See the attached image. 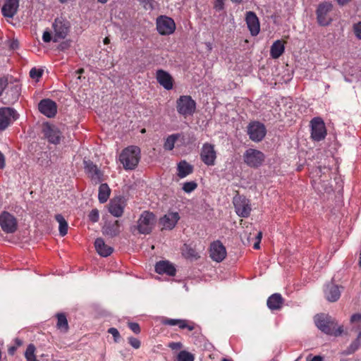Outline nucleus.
<instances>
[{
  "label": "nucleus",
  "instance_id": "f257e3e1",
  "mask_svg": "<svg viewBox=\"0 0 361 361\" xmlns=\"http://www.w3.org/2000/svg\"><path fill=\"white\" fill-rule=\"evenodd\" d=\"M314 322L319 330L329 335L338 336L343 331V326H339L336 327L337 324L335 322L334 319L328 315H316Z\"/></svg>",
  "mask_w": 361,
  "mask_h": 361
},
{
  "label": "nucleus",
  "instance_id": "f03ea898",
  "mask_svg": "<svg viewBox=\"0 0 361 361\" xmlns=\"http://www.w3.org/2000/svg\"><path fill=\"white\" fill-rule=\"evenodd\" d=\"M140 159V150L136 146L125 148L119 155V161L126 170L134 169L137 166Z\"/></svg>",
  "mask_w": 361,
  "mask_h": 361
},
{
  "label": "nucleus",
  "instance_id": "7ed1b4c3",
  "mask_svg": "<svg viewBox=\"0 0 361 361\" xmlns=\"http://www.w3.org/2000/svg\"><path fill=\"white\" fill-rule=\"evenodd\" d=\"M264 160V154L256 149L249 148L243 154L244 163L250 168H259Z\"/></svg>",
  "mask_w": 361,
  "mask_h": 361
},
{
  "label": "nucleus",
  "instance_id": "20e7f679",
  "mask_svg": "<svg viewBox=\"0 0 361 361\" xmlns=\"http://www.w3.org/2000/svg\"><path fill=\"white\" fill-rule=\"evenodd\" d=\"M176 109L184 117L192 116L196 109V102L190 96L182 95L176 101Z\"/></svg>",
  "mask_w": 361,
  "mask_h": 361
},
{
  "label": "nucleus",
  "instance_id": "39448f33",
  "mask_svg": "<svg viewBox=\"0 0 361 361\" xmlns=\"http://www.w3.org/2000/svg\"><path fill=\"white\" fill-rule=\"evenodd\" d=\"M155 215L149 211L143 212L137 221V230L140 233L149 234L156 224Z\"/></svg>",
  "mask_w": 361,
  "mask_h": 361
},
{
  "label": "nucleus",
  "instance_id": "423d86ee",
  "mask_svg": "<svg viewBox=\"0 0 361 361\" xmlns=\"http://www.w3.org/2000/svg\"><path fill=\"white\" fill-rule=\"evenodd\" d=\"M311 138L315 142L323 140L326 136V129L324 121L315 117L310 121Z\"/></svg>",
  "mask_w": 361,
  "mask_h": 361
},
{
  "label": "nucleus",
  "instance_id": "0eeeda50",
  "mask_svg": "<svg viewBox=\"0 0 361 361\" xmlns=\"http://www.w3.org/2000/svg\"><path fill=\"white\" fill-rule=\"evenodd\" d=\"M17 111L11 107L0 108V131L6 130L13 121L18 118Z\"/></svg>",
  "mask_w": 361,
  "mask_h": 361
},
{
  "label": "nucleus",
  "instance_id": "6e6552de",
  "mask_svg": "<svg viewBox=\"0 0 361 361\" xmlns=\"http://www.w3.org/2000/svg\"><path fill=\"white\" fill-rule=\"evenodd\" d=\"M266 133L265 126L259 121L251 122L247 126V134L250 139L253 142H259L262 141Z\"/></svg>",
  "mask_w": 361,
  "mask_h": 361
},
{
  "label": "nucleus",
  "instance_id": "1a4fd4ad",
  "mask_svg": "<svg viewBox=\"0 0 361 361\" xmlns=\"http://www.w3.org/2000/svg\"><path fill=\"white\" fill-rule=\"evenodd\" d=\"M332 8L333 5L331 2L324 1L319 4L316 14L317 22L320 25L326 26L331 23L332 19L329 13Z\"/></svg>",
  "mask_w": 361,
  "mask_h": 361
},
{
  "label": "nucleus",
  "instance_id": "9d476101",
  "mask_svg": "<svg viewBox=\"0 0 361 361\" xmlns=\"http://www.w3.org/2000/svg\"><path fill=\"white\" fill-rule=\"evenodd\" d=\"M157 30L161 35L172 34L176 30L174 20L168 16H161L157 18Z\"/></svg>",
  "mask_w": 361,
  "mask_h": 361
},
{
  "label": "nucleus",
  "instance_id": "9b49d317",
  "mask_svg": "<svg viewBox=\"0 0 361 361\" xmlns=\"http://www.w3.org/2000/svg\"><path fill=\"white\" fill-rule=\"evenodd\" d=\"M52 27L54 31L53 40L56 42L66 37L69 32L70 23L62 18H57L55 19Z\"/></svg>",
  "mask_w": 361,
  "mask_h": 361
},
{
  "label": "nucleus",
  "instance_id": "f8f14e48",
  "mask_svg": "<svg viewBox=\"0 0 361 361\" xmlns=\"http://www.w3.org/2000/svg\"><path fill=\"white\" fill-rule=\"evenodd\" d=\"M0 226L6 233H13L18 228L16 217L8 212H3L0 215Z\"/></svg>",
  "mask_w": 361,
  "mask_h": 361
},
{
  "label": "nucleus",
  "instance_id": "ddd939ff",
  "mask_svg": "<svg viewBox=\"0 0 361 361\" xmlns=\"http://www.w3.org/2000/svg\"><path fill=\"white\" fill-rule=\"evenodd\" d=\"M233 204L237 214L242 217H247L251 212L249 200L243 196L237 195L233 197Z\"/></svg>",
  "mask_w": 361,
  "mask_h": 361
},
{
  "label": "nucleus",
  "instance_id": "4468645a",
  "mask_svg": "<svg viewBox=\"0 0 361 361\" xmlns=\"http://www.w3.org/2000/svg\"><path fill=\"white\" fill-rule=\"evenodd\" d=\"M200 158L204 164L214 166L216 159V152L214 149V146L207 142L204 143L201 149Z\"/></svg>",
  "mask_w": 361,
  "mask_h": 361
},
{
  "label": "nucleus",
  "instance_id": "2eb2a0df",
  "mask_svg": "<svg viewBox=\"0 0 361 361\" xmlns=\"http://www.w3.org/2000/svg\"><path fill=\"white\" fill-rule=\"evenodd\" d=\"M42 132L44 137L50 143L57 145L60 142L61 133L56 126L49 123H44L43 125Z\"/></svg>",
  "mask_w": 361,
  "mask_h": 361
},
{
  "label": "nucleus",
  "instance_id": "dca6fc26",
  "mask_svg": "<svg viewBox=\"0 0 361 361\" xmlns=\"http://www.w3.org/2000/svg\"><path fill=\"white\" fill-rule=\"evenodd\" d=\"M226 257V247L220 241H215L210 246V257L216 262H222Z\"/></svg>",
  "mask_w": 361,
  "mask_h": 361
},
{
  "label": "nucleus",
  "instance_id": "f3484780",
  "mask_svg": "<svg viewBox=\"0 0 361 361\" xmlns=\"http://www.w3.org/2000/svg\"><path fill=\"white\" fill-rule=\"evenodd\" d=\"M38 108L39 111L48 118L54 117L57 112L56 104L49 99L40 101Z\"/></svg>",
  "mask_w": 361,
  "mask_h": 361
},
{
  "label": "nucleus",
  "instance_id": "a211bd4d",
  "mask_svg": "<svg viewBox=\"0 0 361 361\" xmlns=\"http://www.w3.org/2000/svg\"><path fill=\"white\" fill-rule=\"evenodd\" d=\"M180 219L178 212H169L160 218L159 224L161 226V230H171L176 225Z\"/></svg>",
  "mask_w": 361,
  "mask_h": 361
},
{
  "label": "nucleus",
  "instance_id": "6ab92c4d",
  "mask_svg": "<svg viewBox=\"0 0 361 361\" xmlns=\"http://www.w3.org/2000/svg\"><path fill=\"white\" fill-rule=\"evenodd\" d=\"M245 21L252 36H257L260 31L259 18L252 11L246 13Z\"/></svg>",
  "mask_w": 361,
  "mask_h": 361
},
{
  "label": "nucleus",
  "instance_id": "aec40b11",
  "mask_svg": "<svg viewBox=\"0 0 361 361\" xmlns=\"http://www.w3.org/2000/svg\"><path fill=\"white\" fill-rule=\"evenodd\" d=\"M126 204L122 197L115 198L111 200L109 205V212L116 217L123 215Z\"/></svg>",
  "mask_w": 361,
  "mask_h": 361
},
{
  "label": "nucleus",
  "instance_id": "412c9836",
  "mask_svg": "<svg viewBox=\"0 0 361 361\" xmlns=\"http://www.w3.org/2000/svg\"><path fill=\"white\" fill-rule=\"evenodd\" d=\"M19 7V0H5V3L1 8L4 16L6 18H13L18 11Z\"/></svg>",
  "mask_w": 361,
  "mask_h": 361
},
{
  "label": "nucleus",
  "instance_id": "4be33fe9",
  "mask_svg": "<svg viewBox=\"0 0 361 361\" xmlns=\"http://www.w3.org/2000/svg\"><path fill=\"white\" fill-rule=\"evenodd\" d=\"M324 292L326 299L331 302L337 301L341 296L339 286L332 283L326 285Z\"/></svg>",
  "mask_w": 361,
  "mask_h": 361
},
{
  "label": "nucleus",
  "instance_id": "5701e85b",
  "mask_svg": "<svg viewBox=\"0 0 361 361\" xmlns=\"http://www.w3.org/2000/svg\"><path fill=\"white\" fill-rule=\"evenodd\" d=\"M84 166L85 171L92 180H95L97 183L102 181L103 174L95 164L90 160H85Z\"/></svg>",
  "mask_w": 361,
  "mask_h": 361
},
{
  "label": "nucleus",
  "instance_id": "b1692460",
  "mask_svg": "<svg viewBox=\"0 0 361 361\" xmlns=\"http://www.w3.org/2000/svg\"><path fill=\"white\" fill-rule=\"evenodd\" d=\"M156 78L158 82L166 90H169L173 88V80L171 75L165 71L158 70L156 74Z\"/></svg>",
  "mask_w": 361,
  "mask_h": 361
},
{
  "label": "nucleus",
  "instance_id": "393cba45",
  "mask_svg": "<svg viewBox=\"0 0 361 361\" xmlns=\"http://www.w3.org/2000/svg\"><path fill=\"white\" fill-rule=\"evenodd\" d=\"M155 271L159 274H166L171 276H175L176 271L173 264L168 261H160L157 262L155 265Z\"/></svg>",
  "mask_w": 361,
  "mask_h": 361
},
{
  "label": "nucleus",
  "instance_id": "a878e982",
  "mask_svg": "<svg viewBox=\"0 0 361 361\" xmlns=\"http://www.w3.org/2000/svg\"><path fill=\"white\" fill-rule=\"evenodd\" d=\"M94 247L97 253L102 257H108L113 252V247L107 245L104 240L98 238L95 240Z\"/></svg>",
  "mask_w": 361,
  "mask_h": 361
},
{
  "label": "nucleus",
  "instance_id": "bb28decb",
  "mask_svg": "<svg viewBox=\"0 0 361 361\" xmlns=\"http://www.w3.org/2000/svg\"><path fill=\"white\" fill-rule=\"evenodd\" d=\"M120 232V223L117 220L113 223H107L103 227V233L110 237L116 236Z\"/></svg>",
  "mask_w": 361,
  "mask_h": 361
},
{
  "label": "nucleus",
  "instance_id": "cd10ccee",
  "mask_svg": "<svg viewBox=\"0 0 361 361\" xmlns=\"http://www.w3.org/2000/svg\"><path fill=\"white\" fill-rule=\"evenodd\" d=\"M178 176L183 178L190 175L193 171V166L186 161H180L177 166Z\"/></svg>",
  "mask_w": 361,
  "mask_h": 361
},
{
  "label": "nucleus",
  "instance_id": "c85d7f7f",
  "mask_svg": "<svg viewBox=\"0 0 361 361\" xmlns=\"http://www.w3.org/2000/svg\"><path fill=\"white\" fill-rule=\"evenodd\" d=\"M283 298L279 293H274L269 297L267 304L271 310H279L283 304Z\"/></svg>",
  "mask_w": 361,
  "mask_h": 361
},
{
  "label": "nucleus",
  "instance_id": "c756f323",
  "mask_svg": "<svg viewBox=\"0 0 361 361\" xmlns=\"http://www.w3.org/2000/svg\"><path fill=\"white\" fill-rule=\"evenodd\" d=\"M284 44L281 40H276L273 43L270 49V54L273 59L279 58L284 52Z\"/></svg>",
  "mask_w": 361,
  "mask_h": 361
},
{
  "label": "nucleus",
  "instance_id": "7c9ffc66",
  "mask_svg": "<svg viewBox=\"0 0 361 361\" xmlns=\"http://www.w3.org/2000/svg\"><path fill=\"white\" fill-rule=\"evenodd\" d=\"M110 189L106 183H102L99 188L98 199L99 202L104 203L109 199Z\"/></svg>",
  "mask_w": 361,
  "mask_h": 361
},
{
  "label": "nucleus",
  "instance_id": "2f4dec72",
  "mask_svg": "<svg viewBox=\"0 0 361 361\" xmlns=\"http://www.w3.org/2000/svg\"><path fill=\"white\" fill-rule=\"evenodd\" d=\"M56 221L59 224V230L61 236H64L68 233V223L61 214H57L55 216Z\"/></svg>",
  "mask_w": 361,
  "mask_h": 361
},
{
  "label": "nucleus",
  "instance_id": "473e14b6",
  "mask_svg": "<svg viewBox=\"0 0 361 361\" xmlns=\"http://www.w3.org/2000/svg\"><path fill=\"white\" fill-rule=\"evenodd\" d=\"M180 137V135L179 133L172 134L168 136L164 142V148L166 150H172L174 148L175 142Z\"/></svg>",
  "mask_w": 361,
  "mask_h": 361
},
{
  "label": "nucleus",
  "instance_id": "72a5a7b5",
  "mask_svg": "<svg viewBox=\"0 0 361 361\" xmlns=\"http://www.w3.org/2000/svg\"><path fill=\"white\" fill-rule=\"evenodd\" d=\"M58 329L60 330L66 332L68 329V324L67 319L64 314H57V324Z\"/></svg>",
  "mask_w": 361,
  "mask_h": 361
},
{
  "label": "nucleus",
  "instance_id": "f704fd0d",
  "mask_svg": "<svg viewBox=\"0 0 361 361\" xmlns=\"http://www.w3.org/2000/svg\"><path fill=\"white\" fill-rule=\"evenodd\" d=\"M35 347L33 344H30L25 350V357L27 361H37L35 355Z\"/></svg>",
  "mask_w": 361,
  "mask_h": 361
},
{
  "label": "nucleus",
  "instance_id": "c9c22d12",
  "mask_svg": "<svg viewBox=\"0 0 361 361\" xmlns=\"http://www.w3.org/2000/svg\"><path fill=\"white\" fill-rule=\"evenodd\" d=\"M240 238L244 245H249L253 240H255L254 233L248 232L247 231H245L243 233H241Z\"/></svg>",
  "mask_w": 361,
  "mask_h": 361
},
{
  "label": "nucleus",
  "instance_id": "e433bc0d",
  "mask_svg": "<svg viewBox=\"0 0 361 361\" xmlns=\"http://www.w3.org/2000/svg\"><path fill=\"white\" fill-rule=\"evenodd\" d=\"M177 359L178 361H194V356L188 351L182 350L178 353Z\"/></svg>",
  "mask_w": 361,
  "mask_h": 361
},
{
  "label": "nucleus",
  "instance_id": "4c0bfd02",
  "mask_svg": "<svg viewBox=\"0 0 361 361\" xmlns=\"http://www.w3.org/2000/svg\"><path fill=\"white\" fill-rule=\"evenodd\" d=\"M10 92L11 93V98L8 99V103H14L15 102H16L18 100V99L19 97L20 88L18 85H15L14 87H13L11 89Z\"/></svg>",
  "mask_w": 361,
  "mask_h": 361
},
{
  "label": "nucleus",
  "instance_id": "58836bf2",
  "mask_svg": "<svg viewBox=\"0 0 361 361\" xmlns=\"http://www.w3.org/2000/svg\"><path fill=\"white\" fill-rule=\"evenodd\" d=\"M197 187V184L195 181L186 182L183 185V190L187 192L190 193L195 190Z\"/></svg>",
  "mask_w": 361,
  "mask_h": 361
},
{
  "label": "nucleus",
  "instance_id": "ea45409f",
  "mask_svg": "<svg viewBox=\"0 0 361 361\" xmlns=\"http://www.w3.org/2000/svg\"><path fill=\"white\" fill-rule=\"evenodd\" d=\"M262 233L260 231H256L254 233L255 240L252 241V242H254V243H253L254 249L257 250L259 248V243H260V241L262 239Z\"/></svg>",
  "mask_w": 361,
  "mask_h": 361
},
{
  "label": "nucleus",
  "instance_id": "a19ab883",
  "mask_svg": "<svg viewBox=\"0 0 361 361\" xmlns=\"http://www.w3.org/2000/svg\"><path fill=\"white\" fill-rule=\"evenodd\" d=\"M43 73V71L42 69H37L36 68H33L30 71V76L32 79L38 80L42 77Z\"/></svg>",
  "mask_w": 361,
  "mask_h": 361
},
{
  "label": "nucleus",
  "instance_id": "79ce46f5",
  "mask_svg": "<svg viewBox=\"0 0 361 361\" xmlns=\"http://www.w3.org/2000/svg\"><path fill=\"white\" fill-rule=\"evenodd\" d=\"M360 345V341H359V339H355L349 346L348 348V354H351L356 351Z\"/></svg>",
  "mask_w": 361,
  "mask_h": 361
},
{
  "label": "nucleus",
  "instance_id": "37998d69",
  "mask_svg": "<svg viewBox=\"0 0 361 361\" xmlns=\"http://www.w3.org/2000/svg\"><path fill=\"white\" fill-rule=\"evenodd\" d=\"M145 10L154 9L153 0H137Z\"/></svg>",
  "mask_w": 361,
  "mask_h": 361
},
{
  "label": "nucleus",
  "instance_id": "c03bdc74",
  "mask_svg": "<svg viewBox=\"0 0 361 361\" xmlns=\"http://www.w3.org/2000/svg\"><path fill=\"white\" fill-rule=\"evenodd\" d=\"M180 329L187 328L189 331H192L194 329V326L192 324H188L186 320L178 319V324Z\"/></svg>",
  "mask_w": 361,
  "mask_h": 361
},
{
  "label": "nucleus",
  "instance_id": "a18cd8bd",
  "mask_svg": "<svg viewBox=\"0 0 361 361\" xmlns=\"http://www.w3.org/2000/svg\"><path fill=\"white\" fill-rule=\"evenodd\" d=\"M353 32L356 37L361 39V21L353 25Z\"/></svg>",
  "mask_w": 361,
  "mask_h": 361
},
{
  "label": "nucleus",
  "instance_id": "49530a36",
  "mask_svg": "<svg viewBox=\"0 0 361 361\" xmlns=\"http://www.w3.org/2000/svg\"><path fill=\"white\" fill-rule=\"evenodd\" d=\"M89 219L92 222H97L99 218L97 209H92L89 214Z\"/></svg>",
  "mask_w": 361,
  "mask_h": 361
},
{
  "label": "nucleus",
  "instance_id": "de8ad7c7",
  "mask_svg": "<svg viewBox=\"0 0 361 361\" xmlns=\"http://www.w3.org/2000/svg\"><path fill=\"white\" fill-rule=\"evenodd\" d=\"M128 341L130 345L135 349H138L140 347V341L136 338L130 337Z\"/></svg>",
  "mask_w": 361,
  "mask_h": 361
},
{
  "label": "nucleus",
  "instance_id": "09e8293b",
  "mask_svg": "<svg viewBox=\"0 0 361 361\" xmlns=\"http://www.w3.org/2000/svg\"><path fill=\"white\" fill-rule=\"evenodd\" d=\"M108 332L114 336L115 342L118 341V339L120 338V334L116 328H114V327L110 328L108 330Z\"/></svg>",
  "mask_w": 361,
  "mask_h": 361
},
{
  "label": "nucleus",
  "instance_id": "8fccbe9b",
  "mask_svg": "<svg viewBox=\"0 0 361 361\" xmlns=\"http://www.w3.org/2000/svg\"><path fill=\"white\" fill-rule=\"evenodd\" d=\"M165 325L174 326L178 323V319L164 318L161 321Z\"/></svg>",
  "mask_w": 361,
  "mask_h": 361
},
{
  "label": "nucleus",
  "instance_id": "3c124183",
  "mask_svg": "<svg viewBox=\"0 0 361 361\" xmlns=\"http://www.w3.org/2000/svg\"><path fill=\"white\" fill-rule=\"evenodd\" d=\"M8 85V80L6 78H0V97Z\"/></svg>",
  "mask_w": 361,
  "mask_h": 361
},
{
  "label": "nucleus",
  "instance_id": "603ef678",
  "mask_svg": "<svg viewBox=\"0 0 361 361\" xmlns=\"http://www.w3.org/2000/svg\"><path fill=\"white\" fill-rule=\"evenodd\" d=\"M128 326L135 334H139L140 332V328L137 323L130 322L128 324Z\"/></svg>",
  "mask_w": 361,
  "mask_h": 361
},
{
  "label": "nucleus",
  "instance_id": "864d4df0",
  "mask_svg": "<svg viewBox=\"0 0 361 361\" xmlns=\"http://www.w3.org/2000/svg\"><path fill=\"white\" fill-rule=\"evenodd\" d=\"M306 361H323V357L321 355L312 356V355H307Z\"/></svg>",
  "mask_w": 361,
  "mask_h": 361
},
{
  "label": "nucleus",
  "instance_id": "5fc2aeb1",
  "mask_svg": "<svg viewBox=\"0 0 361 361\" xmlns=\"http://www.w3.org/2000/svg\"><path fill=\"white\" fill-rule=\"evenodd\" d=\"M42 39L44 42H49L51 40V35L49 31H44L42 35Z\"/></svg>",
  "mask_w": 361,
  "mask_h": 361
},
{
  "label": "nucleus",
  "instance_id": "6e6d98bb",
  "mask_svg": "<svg viewBox=\"0 0 361 361\" xmlns=\"http://www.w3.org/2000/svg\"><path fill=\"white\" fill-rule=\"evenodd\" d=\"M9 47L13 50L17 49L19 47V42L18 39H13L10 42Z\"/></svg>",
  "mask_w": 361,
  "mask_h": 361
},
{
  "label": "nucleus",
  "instance_id": "4d7b16f0",
  "mask_svg": "<svg viewBox=\"0 0 361 361\" xmlns=\"http://www.w3.org/2000/svg\"><path fill=\"white\" fill-rule=\"evenodd\" d=\"M350 322L352 323L361 322V314L357 313L351 316Z\"/></svg>",
  "mask_w": 361,
  "mask_h": 361
},
{
  "label": "nucleus",
  "instance_id": "13d9d810",
  "mask_svg": "<svg viewBox=\"0 0 361 361\" xmlns=\"http://www.w3.org/2000/svg\"><path fill=\"white\" fill-rule=\"evenodd\" d=\"M169 347L171 348L172 350H178L181 348L182 344L179 342H173L169 344Z\"/></svg>",
  "mask_w": 361,
  "mask_h": 361
},
{
  "label": "nucleus",
  "instance_id": "bf43d9fd",
  "mask_svg": "<svg viewBox=\"0 0 361 361\" xmlns=\"http://www.w3.org/2000/svg\"><path fill=\"white\" fill-rule=\"evenodd\" d=\"M187 250H188V252H187V255L188 257H195L196 258L197 257V253L196 252V251L191 248V247H186Z\"/></svg>",
  "mask_w": 361,
  "mask_h": 361
},
{
  "label": "nucleus",
  "instance_id": "052dcab7",
  "mask_svg": "<svg viewBox=\"0 0 361 361\" xmlns=\"http://www.w3.org/2000/svg\"><path fill=\"white\" fill-rule=\"evenodd\" d=\"M224 0H216L215 4V8L217 10H222L224 8Z\"/></svg>",
  "mask_w": 361,
  "mask_h": 361
},
{
  "label": "nucleus",
  "instance_id": "680f3d73",
  "mask_svg": "<svg viewBox=\"0 0 361 361\" xmlns=\"http://www.w3.org/2000/svg\"><path fill=\"white\" fill-rule=\"evenodd\" d=\"M5 157L4 155L0 152V169H3L5 167Z\"/></svg>",
  "mask_w": 361,
  "mask_h": 361
},
{
  "label": "nucleus",
  "instance_id": "e2e57ef3",
  "mask_svg": "<svg viewBox=\"0 0 361 361\" xmlns=\"http://www.w3.org/2000/svg\"><path fill=\"white\" fill-rule=\"evenodd\" d=\"M350 1L351 0H336L337 3L341 6H343L350 2Z\"/></svg>",
  "mask_w": 361,
  "mask_h": 361
},
{
  "label": "nucleus",
  "instance_id": "0e129e2a",
  "mask_svg": "<svg viewBox=\"0 0 361 361\" xmlns=\"http://www.w3.org/2000/svg\"><path fill=\"white\" fill-rule=\"evenodd\" d=\"M15 342H16V345H17L18 346H20V345H21L23 344L22 341H21V340H20V339H18V338H16V339L15 340Z\"/></svg>",
  "mask_w": 361,
  "mask_h": 361
},
{
  "label": "nucleus",
  "instance_id": "69168bd1",
  "mask_svg": "<svg viewBox=\"0 0 361 361\" xmlns=\"http://www.w3.org/2000/svg\"><path fill=\"white\" fill-rule=\"evenodd\" d=\"M16 350V347H11L8 349V353L13 354Z\"/></svg>",
  "mask_w": 361,
  "mask_h": 361
},
{
  "label": "nucleus",
  "instance_id": "338daca9",
  "mask_svg": "<svg viewBox=\"0 0 361 361\" xmlns=\"http://www.w3.org/2000/svg\"><path fill=\"white\" fill-rule=\"evenodd\" d=\"M109 42H110V40H109V39L108 37H106V38L104 39V43L105 44H109Z\"/></svg>",
  "mask_w": 361,
  "mask_h": 361
},
{
  "label": "nucleus",
  "instance_id": "774afa93",
  "mask_svg": "<svg viewBox=\"0 0 361 361\" xmlns=\"http://www.w3.org/2000/svg\"><path fill=\"white\" fill-rule=\"evenodd\" d=\"M83 71H84V70L81 68V69L78 70L76 71V73H78V74H81V73H83Z\"/></svg>",
  "mask_w": 361,
  "mask_h": 361
}]
</instances>
